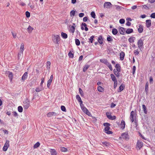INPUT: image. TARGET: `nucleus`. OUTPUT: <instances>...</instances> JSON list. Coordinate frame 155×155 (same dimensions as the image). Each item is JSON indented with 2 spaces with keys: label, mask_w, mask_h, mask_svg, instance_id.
Here are the masks:
<instances>
[{
  "label": "nucleus",
  "mask_w": 155,
  "mask_h": 155,
  "mask_svg": "<svg viewBox=\"0 0 155 155\" xmlns=\"http://www.w3.org/2000/svg\"><path fill=\"white\" fill-rule=\"evenodd\" d=\"M52 40L55 43L59 44L60 38L59 36L57 35H53L52 37Z\"/></svg>",
  "instance_id": "f257e3e1"
},
{
  "label": "nucleus",
  "mask_w": 155,
  "mask_h": 155,
  "mask_svg": "<svg viewBox=\"0 0 155 155\" xmlns=\"http://www.w3.org/2000/svg\"><path fill=\"white\" fill-rule=\"evenodd\" d=\"M145 36L142 37L140 38L138 40L137 42V44L140 50L142 48L143 46V41L144 40Z\"/></svg>",
  "instance_id": "f03ea898"
},
{
  "label": "nucleus",
  "mask_w": 155,
  "mask_h": 155,
  "mask_svg": "<svg viewBox=\"0 0 155 155\" xmlns=\"http://www.w3.org/2000/svg\"><path fill=\"white\" fill-rule=\"evenodd\" d=\"M24 44L22 43L21 44L20 48V50L18 54V59L21 56V55L23 54V52L24 51Z\"/></svg>",
  "instance_id": "7ed1b4c3"
},
{
  "label": "nucleus",
  "mask_w": 155,
  "mask_h": 155,
  "mask_svg": "<svg viewBox=\"0 0 155 155\" xmlns=\"http://www.w3.org/2000/svg\"><path fill=\"white\" fill-rule=\"evenodd\" d=\"M136 115L134 111H132L131 112L130 119L132 122H133L134 120L136 119Z\"/></svg>",
  "instance_id": "20e7f679"
},
{
  "label": "nucleus",
  "mask_w": 155,
  "mask_h": 155,
  "mask_svg": "<svg viewBox=\"0 0 155 155\" xmlns=\"http://www.w3.org/2000/svg\"><path fill=\"white\" fill-rule=\"evenodd\" d=\"M83 112L89 116L91 117V114L86 107H81Z\"/></svg>",
  "instance_id": "39448f33"
},
{
  "label": "nucleus",
  "mask_w": 155,
  "mask_h": 155,
  "mask_svg": "<svg viewBox=\"0 0 155 155\" xmlns=\"http://www.w3.org/2000/svg\"><path fill=\"white\" fill-rule=\"evenodd\" d=\"M9 146V141L7 140L3 148V150L4 151H6L7 150V149Z\"/></svg>",
  "instance_id": "423d86ee"
},
{
  "label": "nucleus",
  "mask_w": 155,
  "mask_h": 155,
  "mask_svg": "<svg viewBox=\"0 0 155 155\" xmlns=\"http://www.w3.org/2000/svg\"><path fill=\"white\" fill-rule=\"evenodd\" d=\"M112 4L110 2H105L104 4V8H110L111 7Z\"/></svg>",
  "instance_id": "0eeeda50"
},
{
  "label": "nucleus",
  "mask_w": 155,
  "mask_h": 155,
  "mask_svg": "<svg viewBox=\"0 0 155 155\" xmlns=\"http://www.w3.org/2000/svg\"><path fill=\"white\" fill-rule=\"evenodd\" d=\"M143 142L140 140H138L136 145V148H139V150H140V149L143 147Z\"/></svg>",
  "instance_id": "6e6552de"
},
{
  "label": "nucleus",
  "mask_w": 155,
  "mask_h": 155,
  "mask_svg": "<svg viewBox=\"0 0 155 155\" xmlns=\"http://www.w3.org/2000/svg\"><path fill=\"white\" fill-rule=\"evenodd\" d=\"M137 27L138 32L140 33H141L143 30V26L139 24Z\"/></svg>",
  "instance_id": "1a4fd4ad"
},
{
  "label": "nucleus",
  "mask_w": 155,
  "mask_h": 155,
  "mask_svg": "<svg viewBox=\"0 0 155 155\" xmlns=\"http://www.w3.org/2000/svg\"><path fill=\"white\" fill-rule=\"evenodd\" d=\"M53 76L52 75H51L50 77V79L48 81V83L47 84V87L48 88H49L53 80Z\"/></svg>",
  "instance_id": "9d476101"
},
{
  "label": "nucleus",
  "mask_w": 155,
  "mask_h": 155,
  "mask_svg": "<svg viewBox=\"0 0 155 155\" xmlns=\"http://www.w3.org/2000/svg\"><path fill=\"white\" fill-rule=\"evenodd\" d=\"M84 27H85L84 29H85V31H87L88 30V29L87 27V24L85 23H82V24H81V28L82 30H84Z\"/></svg>",
  "instance_id": "9b49d317"
},
{
  "label": "nucleus",
  "mask_w": 155,
  "mask_h": 155,
  "mask_svg": "<svg viewBox=\"0 0 155 155\" xmlns=\"http://www.w3.org/2000/svg\"><path fill=\"white\" fill-rule=\"evenodd\" d=\"M125 30V28L122 27H120L119 28V31L120 33L122 35H124L125 33L124 31Z\"/></svg>",
  "instance_id": "f8f14e48"
},
{
  "label": "nucleus",
  "mask_w": 155,
  "mask_h": 155,
  "mask_svg": "<svg viewBox=\"0 0 155 155\" xmlns=\"http://www.w3.org/2000/svg\"><path fill=\"white\" fill-rule=\"evenodd\" d=\"M110 129L109 127H106L105 128L104 130L106 131V133L108 134H111L113 133V132L110 131H109Z\"/></svg>",
  "instance_id": "ddd939ff"
},
{
  "label": "nucleus",
  "mask_w": 155,
  "mask_h": 155,
  "mask_svg": "<svg viewBox=\"0 0 155 155\" xmlns=\"http://www.w3.org/2000/svg\"><path fill=\"white\" fill-rule=\"evenodd\" d=\"M146 27L148 28L150 27L151 25V21L150 20H146Z\"/></svg>",
  "instance_id": "4468645a"
},
{
  "label": "nucleus",
  "mask_w": 155,
  "mask_h": 155,
  "mask_svg": "<svg viewBox=\"0 0 155 155\" xmlns=\"http://www.w3.org/2000/svg\"><path fill=\"white\" fill-rule=\"evenodd\" d=\"M50 152L51 155H58L55 149H50Z\"/></svg>",
  "instance_id": "2eb2a0df"
},
{
  "label": "nucleus",
  "mask_w": 155,
  "mask_h": 155,
  "mask_svg": "<svg viewBox=\"0 0 155 155\" xmlns=\"http://www.w3.org/2000/svg\"><path fill=\"white\" fill-rule=\"evenodd\" d=\"M58 114L54 112H49L47 114V116L48 117H51L52 116H56V115H57Z\"/></svg>",
  "instance_id": "dca6fc26"
},
{
  "label": "nucleus",
  "mask_w": 155,
  "mask_h": 155,
  "mask_svg": "<svg viewBox=\"0 0 155 155\" xmlns=\"http://www.w3.org/2000/svg\"><path fill=\"white\" fill-rule=\"evenodd\" d=\"M28 73L27 72H26L24 73L21 79L23 81H24L28 77Z\"/></svg>",
  "instance_id": "f3484780"
},
{
  "label": "nucleus",
  "mask_w": 155,
  "mask_h": 155,
  "mask_svg": "<svg viewBox=\"0 0 155 155\" xmlns=\"http://www.w3.org/2000/svg\"><path fill=\"white\" fill-rule=\"evenodd\" d=\"M115 67L116 70L118 72H120L121 71V67L119 64H116Z\"/></svg>",
  "instance_id": "a211bd4d"
},
{
  "label": "nucleus",
  "mask_w": 155,
  "mask_h": 155,
  "mask_svg": "<svg viewBox=\"0 0 155 155\" xmlns=\"http://www.w3.org/2000/svg\"><path fill=\"white\" fill-rule=\"evenodd\" d=\"M120 59L121 61L124 60L125 56V53L123 51H121L120 53Z\"/></svg>",
  "instance_id": "6ab92c4d"
},
{
  "label": "nucleus",
  "mask_w": 155,
  "mask_h": 155,
  "mask_svg": "<svg viewBox=\"0 0 155 155\" xmlns=\"http://www.w3.org/2000/svg\"><path fill=\"white\" fill-rule=\"evenodd\" d=\"M69 28L70 31H71V32L72 33H74L75 31L74 26L69 25Z\"/></svg>",
  "instance_id": "aec40b11"
},
{
  "label": "nucleus",
  "mask_w": 155,
  "mask_h": 155,
  "mask_svg": "<svg viewBox=\"0 0 155 155\" xmlns=\"http://www.w3.org/2000/svg\"><path fill=\"white\" fill-rule=\"evenodd\" d=\"M122 136L125 139H128L129 135L128 134L126 133H123L122 135Z\"/></svg>",
  "instance_id": "412c9836"
},
{
  "label": "nucleus",
  "mask_w": 155,
  "mask_h": 155,
  "mask_svg": "<svg viewBox=\"0 0 155 155\" xmlns=\"http://www.w3.org/2000/svg\"><path fill=\"white\" fill-rule=\"evenodd\" d=\"M90 67V65L87 64H85L83 68V71L84 72L86 71L87 70L88 68Z\"/></svg>",
  "instance_id": "4be33fe9"
},
{
  "label": "nucleus",
  "mask_w": 155,
  "mask_h": 155,
  "mask_svg": "<svg viewBox=\"0 0 155 155\" xmlns=\"http://www.w3.org/2000/svg\"><path fill=\"white\" fill-rule=\"evenodd\" d=\"M110 76L113 81H117L115 75L113 74H110Z\"/></svg>",
  "instance_id": "5701e85b"
},
{
  "label": "nucleus",
  "mask_w": 155,
  "mask_h": 155,
  "mask_svg": "<svg viewBox=\"0 0 155 155\" xmlns=\"http://www.w3.org/2000/svg\"><path fill=\"white\" fill-rule=\"evenodd\" d=\"M44 88L43 87H41L40 86L39 87H37L35 89V91L37 92H39L40 91L43 90Z\"/></svg>",
  "instance_id": "b1692460"
},
{
  "label": "nucleus",
  "mask_w": 155,
  "mask_h": 155,
  "mask_svg": "<svg viewBox=\"0 0 155 155\" xmlns=\"http://www.w3.org/2000/svg\"><path fill=\"white\" fill-rule=\"evenodd\" d=\"M103 40L102 36H100L98 38V41L100 44H102L103 43Z\"/></svg>",
  "instance_id": "393cba45"
},
{
  "label": "nucleus",
  "mask_w": 155,
  "mask_h": 155,
  "mask_svg": "<svg viewBox=\"0 0 155 155\" xmlns=\"http://www.w3.org/2000/svg\"><path fill=\"white\" fill-rule=\"evenodd\" d=\"M100 61L105 64L108 62V60L106 59H101L100 60Z\"/></svg>",
  "instance_id": "a878e982"
},
{
  "label": "nucleus",
  "mask_w": 155,
  "mask_h": 155,
  "mask_svg": "<svg viewBox=\"0 0 155 155\" xmlns=\"http://www.w3.org/2000/svg\"><path fill=\"white\" fill-rule=\"evenodd\" d=\"M135 38L134 37H131L129 38L128 41L130 43H134V41Z\"/></svg>",
  "instance_id": "bb28decb"
},
{
  "label": "nucleus",
  "mask_w": 155,
  "mask_h": 155,
  "mask_svg": "<svg viewBox=\"0 0 155 155\" xmlns=\"http://www.w3.org/2000/svg\"><path fill=\"white\" fill-rule=\"evenodd\" d=\"M61 37L64 39H66L68 38L67 35L64 33L62 32L61 33Z\"/></svg>",
  "instance_id": "cd10ccee"
},
{
  "label": "nucleus",
  "mask_w": 155,
  "mask_h": 155,
  "mask_svg": "<svg viewBox=\"0 0 155 155\" xmlns=\"http://www.w3.org/2000/svg\"><path fill=\"white\" fill-rule=\"evenodd\" d=\"M133 32V30L132 28H128L126 31V33L128 34H130Z\"/></svg>",
  "instance_id": "c85d7f7f"
},
{
  "label": "nucleus",
  "mask_w": 155,
  "mask_h": 155,
  "mask_svg": "<svg viewBox=\"0 0 155 155\" xmlns=\"http://www.w3.org/2000/svg\"><path fill=\"white\" fill-rule=\"evenodd\" d=\"M125 122L124 120H122L121 122L120 125L121 128L123 129L125 128Z\"/></svg>",
  "instance_id": "c756f323"
},
{
  "label": "nucleus",
  "mask_w": 155,
  "mask_h": 155,
  "mask_svg": "<svg viewBox=\"0 0 155 155\" xmlns=\"http://www.w3.org/2000/svg\"><path fill=\"white\" fill-rule=\"evenodd\" d=\"M76 98L78 101L80 103V104L82 103V101H81V99L79 95H76Z\"/></svg>",
  "instance_id": "7c9ffc66"
},
{
  "label": "nucleus",
  "mask_w": 155,
  "mask_h": 155,
  "mask_svg": "<svg viewBox=\"0 0 155 155\" xmlns=\"http://www.w3.org/2000/svg\"><path fill=\"white\" fill-rule=\"evenodd\" d=\"M118 32L117 30L115 28H113L112 30V33L114 35H116Z\"/></svg>",
  "instance_id": "2f4dec72"
},
{
  "label": "nucleus",
  "mask_w": 155,
  "mask_h": 155,
  "mask_svg": "<svg viewBox=\"0 0 155 155\" xmlns=\"http://www.w3.org/2000/svg\"><path fill=\"white\" fill-rule=\"evenodd\" d=\"M142 9H149V8L146 5H142L140 6Z\"/></svg>",
  "instance_id": "473e14b6"
},
{
  "label": "nucleus",
  "mask_w": 155,
  "mask_h": 155,
  "mask_svg": "<svg viewBox=\"0 0 155 155\" xmlns=\"http://www.w3.org/2000/svg\"><path fill=\"white\" fill-rule=\"evenodd\" d=\"M107 40L109 42H111L113 41V39L110 36L108 35L107 38Z\"/></svg>",
  "instance_id": "72a5a7b5"
},
{
  "label": "nucleus",
  "mask_w": 155,
  "mask_h": 155,
  "mask_svg": "<svg viewBox=\"0 0 155 155\" xmlns=\"http://www.w3.org/2000/svg\"><path fill=\"white\" fill-rule=\"evenodd\" d=\"M106 115L107 117L109 119L111 120L112 118V116L111 114L108 112H107L106 113Z\"/></svg>",
  "instance_id": "f704fd0d"
},
{
  "label": "nucleus",
  "mask_w": 155,
  "mask_h": 155,
  "mask_svg": "<svg viewBox=\"0 0 155 155\" xmlns=\"http://www.w3.org/2000/svg\"><path fill=\"white\" fill-rule=\"evenodd\" d=\"M33 29V28L30 25H29V26L27 28V30L29 33L31 32Z\"/></svg>",
  "instance_id": "c9c22d12"
},
{
  "label": "nucleus",
  "mask_w": 155,
  "mask_h": 155,
  "mask_svg": "<svg viewBox=\"0 0 155 155\" xmlns=\"http://www.w3.org/2000/svg\"><path fill=\"white\" fill-rule=\"evenodd\" d=\"M75 42L76 45L77 46H79L80 44V42L79 40L78 39H75Z\"/></svg>",
  "instance_id": "e433bc0d"
},
{
  "label": "nucleus",
  "mask_w": 155,
  "mask_h": 155,
  "mask_svg": "<svg viewBox=\"0 0 155 155\" xmlns=\"http://www.w3.org/2000/svg\"><path fill=\"white\" fill-rule=\"evenodd\" d=\"M124 86L123 85V84H121L120 86L119 87V90H120V92L121 91H123L124 88Z\"/></svg>",
  "instance_id": "4c0bfd02"
},
{
  "label": "nucleus",
  "mask_w": 155,
  "mask_h": 155,
  "mask_svg": "<svg viewBox=\"0 0 155 155\" xmlns=\"http://www.w3.org/2000/svg\"><path fill=\"white\" fill-rule=\"evenodd\" d=\"M40 145V143L39 142H37L34 146V148H36L38 147Z\"/></svg>",
  "instance_id": "58836bf2"
},
{
  "label": "nucleus",
  "mask_w": 155,
  "mask_h": 155,
  "mask_svg": "<svg viewBox=\"0 0 155 155\" xmlns=\"http://www.w3.org/2000/svg\"><path fill=\"white\" fill-rule=\"evenodd\" d=\"M97 90L100 92H102L103 91V88L100 86H98L97 88Z\"/></svg>",
  "instance_id": "ea45409f"
},
{
  "label": "nucleus",
  "mask_w": 155,
  "mask_h": 155,
  "mask_svg": "<svg viewBox=\"0 0 155 155\" xmlns=\"http://www.w3.org/2000/svg\"><path fill=\"white\" fill-rule=\"evenodd\" d=\"M145 91L146 92H147L148 91V84L147 83H146V86H145Z\"/></svg>",
  "instance_id": "a19ab883"
},
{
  "label": "nucleus",
  "mask_w": 155,
  "mask_h": 155,
  "mask_svg": "<svg viewBox=\"0 0 155 155\" xmlns=\"http://www.w3.org/2000/svg\"><path fill=\"white\" fill-rule=\"evenodd\" d=\"M134 53L135 55H138L139 53L138 49L134 50Z\"/></svg>",
  "instance_id": "79ce46f5"
},
{
  "label": "nucleus",
  "mask_w": 155,
  "mask_h": 155,
  "mask_svg": "<svg viewBox=\"0 0 155 155\" xmlns=\"http://www.w3.org/2000/svg\"><path fill=\"white\" fill-rule=\"evenodd\" d=\"M94 36L92 35L91 36L90 38L89 39L90 41V42L91 43H92L94 41Z\"/></svg>",
  "instance_id": "37998d69"
},
{
  "label": "nucleus",
  "mask_w": 155,
  "mask_h": 155,
  "mask_svg": "<svg viewBox=\"0 0 155 155\" xmlns=\"http://www.w3.org/2000/svg\"><path fill=\"white\" fill-rule=\"evenodd\" d=\"M68 55L70 58H73L74 57V54L71 51L69 52Z\"/></svg>",
  "instance_id": "c03bdc74"
},
{
  "label": "nucleus",
  "mask_w": 155,
  "mask_h": 155,
  "mask_svg": "<svg viewBox=\"0 0 155 155\" xmlns=\"http://www.w3.org/2000/svg\"><path fill=\"white\" fill-rule=\"evenodd\" d=\"M91 17L93 18H95L96 15L95 13L94 12H92L91 13Z\"/></svg>",
  "instance_id": "a18cd8bd"
},
{
  "label": "nucleus",
  "mask_w": 155,
  "mask_h": 155,
  "mask_svg": "<svg viewBox=\"0 0 155 155\" xmlns=\"http://www.w3.org/2000/svg\"><path fill=\"white\" fill-rule=\"evenodd\" d=\"M101 143L106 146H108L109 145L108 143L106 141L101 142Z\"/></svg>",
  "instance_id": "49530a36"
},
{
  "label": "nucleus",
  "mask_w": 155,
  "mask_h": 155,
  "mask_svg": "<svg viewBox=\"0 0 155 155\" xmlns=\"http://www.w3.org/2000/svg\"><path fill=\"white\" fill-rule=\"evenodd\" d=\"M8 77L10 78L11 80H12V77H13V74L12 73H9V74L8 75Z\"/></svg>",
  "instance_id": "de8ad7c7"
},
{
  "label": "nucleus",
  "mask_w": 155,
  "mask_h": 155,
  "mask_svg": "<svg viewBox=\"0 0 155 155\" xmlns=\"http://www.w3.org/2000/svg\"><path fill=\"white\" fill-rule=\"evenodd\" d=\"M75 14V11L74 10L71 11L70 12V14L71 16H74Z\"/></svg>",
  "instance_id": "09e8293b"
},
{
  "label": "nucleus",
  "mask_w": 155,
  "mask_h": 155,
  "mask_svg": "<svg viewBox=\"0 0 155 155\" xmlns=\"http://www.w3.org/2000/svg\"><path fill=\"white\" fill-rule=\"evenodd\" d=\"M114 89H115L117 86V81H114Z\"/></svg>",
  "instance_id": "8fccbe9b"
},
{
  "label": "nucleus",
  "mask_w": 155,
  "mask_h": 155,
  "mask_svg": "<svg viewBox=\"0 0 155 155\" xmlns=\"http://www.w3.org/2000/svg\"><path fill=\"white\" fill-rule=\"evenodd\" d=\"M25 15H26V16L27 18H29L30 16V13L28 11H27L25 12Z\"/></svg>",
  "instance_id": "3c124183"
},
{
  "label": "nucleus",
  "mask_w": 155,
  "mask_h": 155,
  "mask_svg": "<svg viewBox=\"0 0 155 155\" xmlns=\"http://www.w3.org/2000/svg\"><path fill=\"white\" fill-rule=\"evenodd\" d=\"M103 125L105 127H109L110 125V124L107 123H104Z\"/></svg>",
  "instance_id": "603ef678"
},
{
  "label": "nucleus",
  "mask_w": 155,
  "mask_h": 155,
  "mask_svg": "<svg viewBox=\"0 0 155 155\" xmlns=\"http://www.w3.org/2000/svg\"><path fill=\"white\" fill-rule=\"evenodd\" d=\"M119 22L121 24H124L125 22V20L124 19H121L119 20Z\"/></svg>",
  "instance_id": "864d4df0"
},
{
  "label": "nucleus",
  "mask_w": 155,
  "mask_h": 155,
  "mask_svg": "<svg viewBox=\"0 0 155 155\" xmlns=\"http://www.w3.org/2000/svg\"><path fill=\"white\" fill-rule=\"evenodd\" d=\"M61 150L62 152H66L67 151V149L65 147H62Z\"/></svg>",
  "instance_id": "5fc2aeb1"
},
{
  "label": "nucleus",
  "mask_w": 155,
  "mask_h": 155,
  "mask_svg": "<svg viewBox=\"0 0 155 155\" xmlns=\"http://www.w3.org/2000/svg\"><path fill=\"white\" fill-rule=\"evenodd\" d=\"M136 71V67L135 66H134L132 68V73L133 74H134L135 72Z\"/></svg>",
  "instance_id": "6e6d98bb"
},
{
  "label": "nucleus",
  "mask_w": 155,
  "mask_h": 155,
  "mask_svg": "<svg viewBox=\"0 0 155 155\" xmlns=\"http://www.w3.org/2000/svg\"><path fill=\"white\" fill-rule=\"evenodd\" d=\"M44 80H45L44 78H41V83L40 85V86L42 87V84L44 82Z\"/></svg>",
  "instance_id": "4d7b16f0"
},
{
  "label": "nucleus",
  "mask_w": 155,
  "mask_h": 155,
  "mask_svg": "<svg viewBox=\"0 0 155 155\" xmlns=\"http://www.w3.org/2000/svg\"><path fill=\"white\" fill-rule=\"evenodd\" d=\"M115 6H116V9L118 10H120L122 8V7L118 5H116Z\"/></svg>",
  "instance_id": "13d9d810"
},
{
  "label": "nucleus",
  "mask_w": 155,
  "mask_h": 155,
  "mask_svg": "<svg viewBox=\"0 0 155 155\" xmlns=\"http://www.w3.org/2000/svg\"><path fill=\"white\" fill-rule=\"evenodd\" d=\"M18 110L20 112H22L23 111L22 107H18Z\"/></svg>",
  "instance_id": "bf43d9fd"
},
{
  "label": "nucleus",
  "mask_w": 155,
  "mask_h": 155,
  "mask_svg": "<svg viewBox=\"0 0 155 155\" xmlns=\"http://www.w3.org/2000/svg\"><path fill=\"white\" fill-rule=\"evenodd\" d=\"M51 64V62L50 61H48L47 62V65L48 67H49V68L50 69V66Z\"/></svg>",
  "instance_id": "052dcab7"
},
{
  "label": "nucleus",
  "mask_w": 155,
  "mask_h": 155,
  "mask_svg": "<svg viewBox=\"0 0 155 155\" xmlns=\"http://www.w3.org/2000/svg\"><path fill=\"white\" fill-rule=\"evenodd\" d=\"M150 17L152 18H155V13H152Z\"/></svg>",
  "instance_id": "680f3d73"
},
{
  "label": "nucleus",
  "mask_w": 155,
  "mask_h": 155,
  "mask_svg": "<svg viewBox=\"0 0 155 155\" xmlns=\"http://www.w3.org/2000/svg\"><path fill=\"white\" fill-rule=\"evenodd\" d=\"M79 93L81 95H83L84 94H83V91H82V89L81 88H80L79 89Z\"/></svg>",
  "instance_id": "e2e57ef3"
},
{
  "label": "nucleus",
  "mask_w": 155,
  "mask_h": 155,
  "mask_svg": "<svg viewBox=\"0 0 155 155\" xmlns=\"http://www.w3.org/2000/svg\"><path fill=\"white\" fill-rule=\"evenodd\" d=\"M143 109L144 111V113L146 114L147 113V110L146 107H143Z\"/></svg>",
  "instance_id": "0e129e2a"
},
{
  "label": "nucleus",
  "mask_w": 155,
  "mask_h": 155,
  "mask_svg": "<svg viewBox=\"0 0 155 155\" xmlns=\"http://www.w3.org/2000/svg\"><path fill=\"white\" fill-rule=\"evenodd\" d=\"M19 4L21 6H24L26 5L25 4L22 2H20Z\"/></svg>",
  "instance_id": "69168bd1"
},
{
  "label": "nucleus",
  "mask_w": 155,
  "mask_h": 155,
  "mask_svg": "<svg viewBox=\"0 0 155 155\" xmlns=\"http://www.w3.org/2000/svg\"><path fill=\"white\" fill-rule=\"evenodd\" d=\"M84 15V14L83 13H80L79 15V17L81 18L83 17Z\"/></svg>",
  "instance_id": "338daca9"
},
{
  "label": "nucleus",
  "mask_w": 155,
  "mask_h": 155,
  "mask_svg": "<svg viewBox=\"0 0 155 155\" xmlns=\"http://www.w3.org/2000/svg\"><path fill=\"white\" fill-rule=\"evenodd\" d=\"M88 18L87 17H85L83 18V20L84 22H86L87 21Z\"/></svg>",
  "instance_id": "774afa93"
}]
</instances>
